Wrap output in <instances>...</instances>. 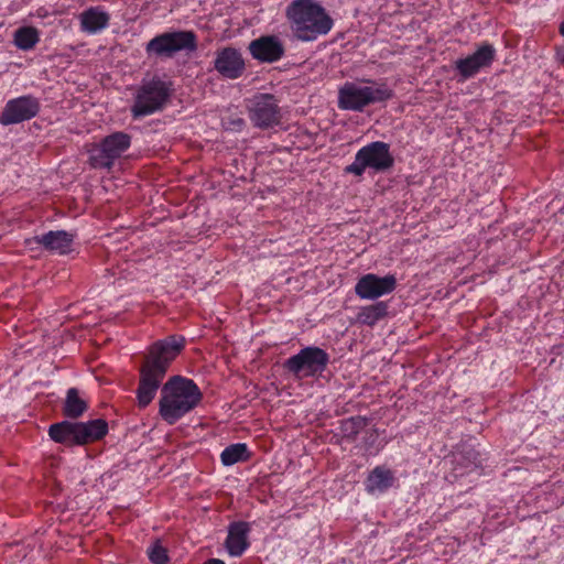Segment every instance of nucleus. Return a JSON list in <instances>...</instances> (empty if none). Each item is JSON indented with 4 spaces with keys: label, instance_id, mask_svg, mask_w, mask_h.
<instances>
[{
    "label": "nucleus",
    "instance_id": "nucleus-33",
    "mask_svg": "<svg viewBox=\"0 0 564 564\" xmlns=\"http://www.w3.org/2000/svg\"><path fill=\"white\" fill-rule=\"evenodd\" d=\"M560 32L562 35H564V21L561 23Z\"/></svg>",
    "mask_w": 564,
    "mask_h": 564
},
{
    "label": "nucleus",
    "instance_id": "nucleus-27",
    "mask_svg": "<svg viewBox=\"0 0 564 564\" xmlns=\"http://www.w3.org/2000/svg\"><path fill=\"white\" fill-rule=\"evenodd\" d=\"M484 459L479 452L474 448H468L464 454L460 455L458 460L459 464L464 466L466 473H470L479 467H481Z\"/></svg>",
    "mask_w": 564,
    "mask_h": 564
},
{
    "label": "nucleus",
    "instance_id": "nucleus-7",
    "mask_svg": "<svg viewBox=\"0 0 564 564\" xmlns=\"http://www.w3.org/2000/svg\"><path fill=\"white\" fill-rule=\"evenodd\" d=\"M130 143V135L124 132L107 135L100 143L93 144L88 150L89 164L94 169H111L115 161L129 149Z\"/></svg>",
    "mask_w": 564,
    "mask_h": 564
},
{
    "label": "nucleus",
    "instance_id": "nucleus-11",
    "mask_svg": "<svg viewBox=\"0 0 564 564\" xmlns=\"http://www.w3.org/2000/svg\"><path fill=\"white\" fill-rule=\"evenodd\" d=\"M171 91V83L161 78H154L143 85V116L162 109Z\"/></svg>",
    "mask_w": 564,
    "mask_h": 564
},
{
    "label": "nucleus",
    "instance_id": "nucleus-4",
    "mask_svg": "<svg viewBox=\"0 0 564 564\" xmlns=\"http://www.w3.org/2000/svg\"><path fill=\"white\" fill-rule=\"evenodd\" d=\"M393 163L390 145L382 141H375L357 151L354 162L346 166V172L361 176L367 169L377 173L384 172L392 167Z\"/></svg>",
    "mask_w": 564,
    "mask_h": 564
},
{
    "label": "nucleus",
    "instance_id": "nucleus-17",
    "mask_svg": "<svg viewBox=\"0 0 564 564\" xmlns=\"http://www.w3.org/2000/svg\"><path fill=\"white\" fill-rule=\"evenodd\" d=\"M80 30L88 34H96L105 30L110 20L109 13L101 7H91L83 11L79 17Z\"/></svg>",
    "mask_w": 564,
    "mask_h": 564
},
{
    "label": "nucleus",
    "instance_id": "nucleus-16",
    "mask_svg": "<svg viewBox=\"0 0 564 564\" xmlns=\"http://www.w3.org/2000/svg\"><path fill=\"white\" fill-rule=\"evenodd\" d=\"M397 482L394 473L386 466H376L365 480L366 491L370 495H379L388 491Z\"/></svg>",
    "mask_w": 564,
    "mask_h": 564
},
{
    "label": "nucleus",
    "instance_id": "nucleus-18",
    "mask_svg": "<svg viewBox=\"0 0 564 564\" xmlns=\"http://www.w3.org/2000/svg\"><path fill=\"white\" fill-rule=\"evenodd\" d=\"M78 423L63 421L51 425L48 434L57 443L66 445H79Z\"/></svg>",
    "mask_w": 564,
    "mask_h": 564
},
{
    "label": "nucleus",
    "instance_id": "nucleus-14",
    "mask_svg": "<svg viewBox=\"0 0 564 564\" xmlns=\"http://www.w3.org/2000/svg\"><path fill=\"white\" fill-rule=\"evenodd\" d=\"M26 242L28 245H41L54 253L66 254L72 251L74 235L65 230L48 231L42 236L29 239Z\"/></svg>",
    "mask_w": 564,
    "mask_h": 564
},
{
    "label": "nucleus",
    "instance_id": "nucleus-25",
    "mask_svg": "<svg viewBox=\"0 0 564 564\" xmlns=\"http://www.w3.org/2000/svg\"><path fill=\"white\" fill-rule=\"evenodd\" d=\"M479 69L488 67L495 59L496 50L491 44L480 45L475 53L468 55Z\"/></svg>",
    "mask_w": 564,
    "mask_h": 564
},
{
    "label": "nucleus",
    "instance_id": "nucleus-12",
    "mask_svg": "<svg viewBox=\"0 0 564 564\" xmlns=\"http://www.w3.org/2000/svg\"><path fill=\"white\" fill-rule=\"evenodd\" d=\"M251 56L262 63H274L284 55V46L281 40L274 35H263L250 42Z\"/></svg>",
    "mask_w": 564,
    "mask_h": 564
},
{
    "label": "nucleus",
    "instance_id": "nucleus-32",
    "mask_svg": "<svg viewBox=\"0 0 564 564\" xmlns=\"http://www.w3.org/2000/svg\"><path fill=\"white\" fill-rule=\"evenodd\" d=\"M137 399L141 400V381L138 383V387L135 389Z\"/></svg>",
    "mask_w": 564,
    "mask_h": 564
},
{
    "label": "nucleus",
    "instance_id": "nucleus-21",
    "mask_svg": "<svg viewBox=\"0 0 564 564\" xmlns=\"http://www.w3.org/2000/svg\"><path fill=\"white\" fill-rule=\"evenodd\" d=\"M251 453L245 443H236L227 446L220 454V462L224 466H232L240 462H247Z\"/></svg>",
    "mask_w": 564,
    "mask_h": 564
},
{
    "label": "nucleus",
    "instance_id": "nucleus-8",
    "mask_svg": "<svg viewBox=\"0 0 564 564\" xmlns=\"http://www.w3.org/2000/svg\"><path fill=\"white\" fill-rule=\"evenodd\" d=\"M248 116L259 129L276 126L281 120L279 100L271 94H257L248 100Z\"/></svg>",
    "mask_w": 564,
    "mask_h": 564
},
{
    "label": "nucleus",
    "instance_id": "nucleus-24",
    "mask_svg": "<svg viewBox=\"0 0 564 564\" xmlns=\"http://www.w3.org/2000/svg\"><path fill=\"white\" fill-rule=\"evenodd\" d=\"M367 425V420L362 416H351L340 422V434L349 440H354Z\"/></svg>",
    "mask_w": 564,
    "mask_h": 564
},
{
    "label": "nucleus",
    "instance_id": "nucleus-3",
    "mask_svg": "<svg viewBox=\"0 0 564 564\" xmlns=\"http://www.w3.org/2000/svg\"><path fill=\"white\" fill-rule=\"evenodd\" d=\"M392 97L393 90L386 82L361 78L340 86L337 106L341 110L362 111L370 105L384 102Z\"/></svg>",
    "mask_w": 564,
    "mask_h": 564
},
{
    "label": "nucleus",
    "instance_id": "nucleus-15",
    "mask_svg": "<svg viewBox=\"0 0 564 564\" xmlns=\"http://www.w3.org/2000/svg\"><path fill=\"white\" fill-rule=\"evenodd\" d=\"M249 532L250 524L248 522L237 521L230 523L225 542L229 555L238 557L245 553V551L249 547Z\"/></svg>",
    "mask_w": 564,
    "mask_h": 564
},
{
    "label": "nucleus",
    "instance_id": "nucleus-23",
    "mask_svg": "<svg viewBox=\"0 0 564 564\" xmlns=\"http://www.w3.org/2000/svg\"><path fill=\"white\" fill-rule=\"evenodd\" d=\"M87 410V403L79 397L77 389L72 388L67 391L64 414L68 417H79Z\"/></svg>",
    "mask_w": 564,
    "mask_h": 564
},
{
    "label": "nucleus",
    "instance_id": "nucleus-20",
    "mask_svg": "<svg viewBox=\"0 0 564 564\" xmlns=\"http://www.w3.org/2000/svg\"><path fill=\"white\" fill-rule=\"evenodd\" d=\"M388 314V305L384 302L361 306L356 315V322L361 325L373 326Z\"/></svg>",
    "mask_w": 564,
    "mask_h": 564
},
{
    "label": "nucleus",
    "instance_id": "nucleus-6",
    "mask_svg": "<svg viewBox=\"0 0 564 564\" xmlns=\"http://www.w3.org/2000/svg\"><path fill=\"white\" fill-rule=\"evenodd\" d=\"M197 50V36L193 31H174L156 35L147 44V52L160 57H173L178 52Z\"/></svg>",
    "mask_w": 564,
    "mask_h": 564
},
{
    "label": "nucleus",
    "instance_id": "nucleus-26",
    "mask_svg": "<svg viewBox=\"0 0 564 564\" xmlns=\"http://www.w3.org/2000/svg\"><path fill=\"white\" fill-rule=\"evenodd\" d=\"M147 554L153 564H167L170 561L167 550L160 540H155L147 550Z\"/></svg>",
    "mask_w": 564,
    "mask_h": 564
},
{
    "label": "nucleus",
    "instance_id": "nucleus-5",
    "mask_svg": "<svg viewBox=\"0 0 564 564\" xmlns=\"http://www.w3.org/2000/svg\"><path fill=\"white\" fill-rule=\"evenodd\" d=\"M328 362L329 355L324 349L307 346L288 358L283 367L297 379L317 378L326 370Z\"/></svg>",
    "mask_w": 564,
    "mask_h": 564
},
{
    "label": "nucleus",
    "instance_id": "nucleus-19",
    "mask_svg": "<svg viewBox=\"0 0 564 564\" xmlns=\"http://www.w3.org/2000/svg\"><path fill=\"white\" fill-rule=\"evenodd\" d=\"M79 445L100 440L107 434L108 425L101 419L93 420L87 423H78Z\"/></svg>",
    "mask_w": 564,
    "mask_h": 564
},
{
    "label": "nucleus",
    "instance_id": "nucleus-1",
    "mask_svg": "<svg viewBox=\"0 0 564 564\" xmlns=\"http://www.w3.org/2000/svg\"><path fill=\"white\" fill-rule=\"evenodd\" d=\"M184 347L185 338L172 335L154 341L143 354V406L151 403L161 389L159 414L169 424H175L203 400L199 387L189 378L172 376L163 383L171 364Z\"/></svg>",
    "mask_w": 564,
    "mask_h": 564
},
{
    "label": "nucleus",
    "instance_id": "nucleus-31",
    "mask_svg": "<svg viewBox=\"0 0 564 564\" xmlns=\"http://www.w3.org/2000/svg\"><path fill=\"white\" fill-rule=\"evenodd\" d=\"M204 564H225V562L219 558H212L205 562Z\"/></svg>",
    "mask_w": 564,
    "mask_h": 564
},
{
    "label": "nucleus",
    "instance_id": "nucleus-28",
    "mask_svg": "<svg viewBox=\"0 0 564 564\" xmlns=\"http://www.w3.org/2000/svg\"><path fill=\"white\" fill-rule=\"evenodd\" d=\"M455 69L464 79L475 76L480 70L469 56L457 59Z\"/></svg>",
    "mask_w": 564,
    "mask_h": 564
},
{
    "label": "nucleus",
    "instance_id": "nucleus-13",
    "mask_svg": "<svg viewBox=\"0 0 564 564\" xmlns=\"http://www.w3.org/2000/svg\"><path fill=\"white\" fill-rule=\"evenodd\" d=\"M215 69L229 79L239 78L245 70V61L241 53L234 47H225L217 52Z\"/></svg>",
    "mask_w": 564,
    "mask_h": 564
},
{
    "label": "nucleus",
    "instance_id": "nucleus-29",
    "mask_svg": "<svg viewBox=\"0 0 564 564\" xmlns=\"http://www.w3.org/2000/svg\"><path fill=\"white\" fill-rule=\"evenodd\" d=\"M132 112H133L134 117L141 116V95H139V94L135 96V101L132 107Z\"/></svg>",
    "mask_w": 564,
    "mask_h": 564
},
{
    "label": "nucleus",
    "instance_id": "nucleus-2",
    "mask_svg": "<svg viewBox=\"0 0 564 564\" xmlns=\"http://www.w3.org/2000/svg\"><path fill=\"white\" fill-rule=\"evenodd\" d=\"M285 17L293 35L302 42H313L334 26V20L316 0H293L285 9Z\"/></svg>",
    "mask_w": 564,
    "mask_h": 564
},
{
    "label": "nucleus",
    "instance_id": "nucleus-22",
    "mask_svg": "<svg viewBox=\"0 0 564 564\" xmlns=\"http://www.w3.org/2000/svg\"><path fill=\"white\" fill-rule=\"evenodd\" d=\"M40 41V32L34 26L19 28L13 35L14 45L22 51H30Z\"/></svg>",
    "mask_w": 564,
    "mask_h": 564
},
{
    "label": "nucleus",
    "instance_id": "nucleus-9",
    "mask_svg": "<svg viewBox=\"0 0 564 564\" xmlns=\"http://www.w3.org/2000/svg\"><path fill=\"white\" fill-rule=\"evenodd\" d=\"M397 288L393 274L378 276L373 273L362 275L355 285V293L361 300H377L392 293Z\"/></svg>",
    "mask_w": 564,
    "mask_h": 564
},
{
    "label": "nucleus",
    "instance_id": "nucleus-30",
    "mask_svg": "<svg viewBox=\"0 0 564 564\" xmlns=\"http://www.w3.org/2000/svg\"><path fill=\"white\" fill-rule=\"evenodd\" d=\"M229 124L235 130H241L245 126V120L241 118H236L230 120Z\"/></svg>",
    "mask_w": 564,
    "mask_h": 564
},
{
    "label": "nucleus",
    "instance_id": "nucleus-10",
    "mask_svg": "<svg viewBox=\"0 0 564 564\" xmlns=\"http://www.w3.org/2000/svg\"><path fill=\"white\" fill-rule=\"evenodd\" d=\"M40 104L36 98L32 96H22L9 100L1 115L0 123L10 126L30 120L37 115Z\"/></svg>",
    "mask_w": 564,
    "mask_h": 564
}]
</instances>
